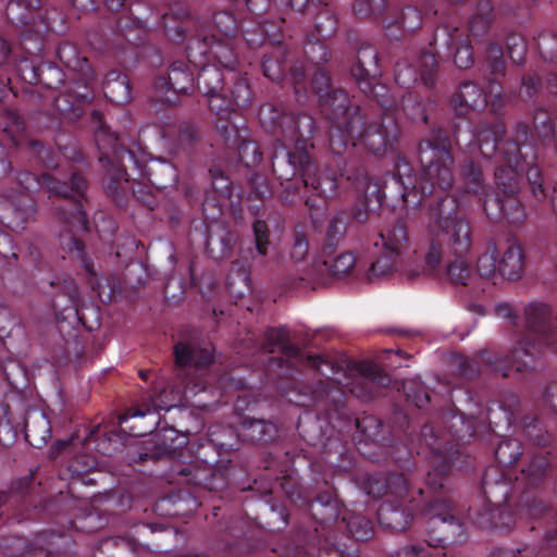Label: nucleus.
Masks as SVG:
<instances>
[{
  "mask_svg": "<svg viewBox=\"0 0 557 557\" xmlns=\"http://www.w3.org/2000/svg\"><path fill=\"white\" fill-rule=\"evenodd\" d=\"M471 247V225L465 216L456 215L454 200L447 199L435 210L432 224H426L422 265L406 269L405 275L410 281L429 276L466 286L472 277L467 260Z\"/></svg>",
  "mask_w": 557,
  "mask_h": 557,
  "instance_id": "nucleus-1",
  "label": "nucleus"
},
{
  "mask_svg": "<svg viewBox=\"0 0 557 557\" xmlns=\"http://www.w3.org/2000/svg\"><path fill=\"white\" fill-rule=\"evenodd\" d=\"M418 156L421 163V176L419 193L417 190L404 191V202L409 206L418 205L424 197H432L429 205L428 224H432L434 212L442 208L447 199H453L456 205V215L462 216L459 212L458 200L449 194L455 184V158L451 151V144L448 136L442 129H432L428 137L420 141Z\"/></svg>",
  "mask_w": 557,
  "mask_h": 557,
  "instance_id": "nucleus-2",
  "label": "nucleus"
},
{
  "mask_svg": "<svg viewBox=\"0 0 557 557\" xmlns=\"http://www.w3.org/2000/svg\"><path fill=\"white\" fill-rule=\"evenodd\" d=\"M524 317L528 331L510 356L493 352L483 357L486 366L504 377L509 375L511 367L519 372L533 369L535 359L545 348L557 350V327L553 325L552 308L546 304L532 302L524 308Z\"/></svg>",
  "mask_w": 557,
  "mask_h": 557,
  "instance_id": "nucleus-3",
  "label": "nucleus"
},
{
  "mask_svg": "<svg viewBox=\"0 0 557 557\" xmlns=\"http://www.w3.org/2000/svg\"><path fill=\"white\" fill-rule=\"evenodd\" d=\"M17 182L25 190L39 186L50 196L62 198L64 203L55 207V216L65 225L67 232L75 234L89 230L84 207V202L87 201L88 183L81 173L72 172L69 181H62L50 173L35 176L29 172H20Z\"/></svg>",
  "mask_w": 557,
  "mask_h": 557,
  "instance_id": "nucleus-4",
  "label": "nucleus"
},
{
  "mask_svg": "<svg viewBox=\"0 0 557 557\" xmlns=\"http://www.w3.org/2000/svg\"><path fill=\"white\" fill-rule=\"evenodd\" d=\"M449 437L441 433L432 424H425L421 430V442L431 450L432 470L426 474V486L432 492L447 491V474L451 469L457 450L453 442H468L474 435L473 423L462 414L449 413Z\"/></svg>",
  "mask_w": 557,
  "mask_h": 557,
  "instance_id": "nucleus-5",
  "label": "nucleus"
},
{
  "mask_svg": "<svg viewBox=\"0 0 557 557\" xmlns=\"http://www.w3.org/2000/svg\"><path fill=\"white\" fill-rule=\"evenodd\" d=\"M380 111L362 113L355 111L347 122V127L357 141L369 151L381 154L393 149L398 141L400 129L397 123V103L394 99L379 100Z\"/></svg>",
  "mask_w": 557,
  "mask_h": 557,
  "instance_id": "nucleus-6",
  "label": "nucleus"
},
{
  "mask_svg": "<svg viewBox=\"0 0 557 557\" xmlns=\"http://www.w3.org/2000/svg\"><path fill=\"white\" fill-rule=\"evenodd\" d=\"M272 171L276 178L289 182L297 173L300 174L302 184L312 188L319 198L327 199L336 195L337 180L332 173H319L312 157H302V161H295V153L285 147L277 148L271 157Z\"/></svg>",
  "mask_w": 557,
  "mask_h": 557,
  "instance_id": "nucleus-7",
  "label": "nucleus"
},
{
  "mask_svg": "<svg viewBox=\"0 0 557 557\" xmlns=\"http://www.w3.org/2000/svg\"><path fill=\"white\" fill-rule=\"evenodd\" d=\"M262 349L269 354L276 350L281 352V356L276 358L278 367H283L284 364L292 368L308 366L326 377L336 373V367L332 361L319 355H307L305 351L290 344L288 330L283 326L269 329L265 332Z\"/></svg>",
  "mask_w": 557,
  "mask_h": 557,
  "instance_id": "nucleus-8",
  "label": "nucleus"
},
{
  "mask_svg": "<svg viewBox=\"0 0 557 557\" xmlns=\"http://www.w3.org/2000/svg\"><path fill=\"white\" fill-rule=\"evenodd\" d=\"M276 144L273 152L285 147L292 153H295V161H302V157H311L310 149L313 148L311 143L317 129L315 120L307 114H282L276 122Z\"/></svg>",
  "mask_w": 557,
  "mask_h": 557,
  "instance_id": "nucleus-9",
  "label": "nucleus"
},
{
  "mask_svg": "<svg viewBox=\"0 0 557 557\" xmlns=\"http://www.w3.org/2000/svg\"><path fill=\"white\" fill-rule=\"evenodd\" d=\"M322 257L323 260L313 261L305 275L298 277L299 283H295L296 286L315 289L325 285L331 276L341 277L350 274L357 264L356 256L351 251Z\"/></svg>",
  "mask_w": 557,
  "mask_h": 557,
  "instance_id": "nucleus-10",
  "label": "nucleus"
},
{
  "mask_svg": "<svg viewBox=\"0 0 557 557\" xmlns=\"http://www.w3.org/2000/svg\"><path fill=\"white\" fill-rule=\"evenodd\" d=\"M58 58L69 70L77 73V81L71 91L81 101L87 102L92 98V86L96 74L86 57H82L77 47L71 42H62L58 47Z\"/></svg>",
  "mask_w": 557,
  "mask_h": 557,
  "instance_id": "nucleus-11",
  "label": "nucleus"
},
{
  "mask_svg": "<svg viewBox=\"0 0 557 557\" xmlns=\"http://www.w3.org/2000/svg\"><path fill=\"white\" fill-rule=\"evenodd\" d=\"M175 375L181 385L187 388L193 380L194 372L206 369L211 364L213 356L207 348L198 347L195 343L180 341L173 347Z\"/></svg>",
  "mask_w": 557,
  "mask_h": 557,
  "instance_id": "nucleus-12",
  "label": "nucleus"
},
{
  "mask_svg": "<svg viewBox=\"0 0 557 557\" xmlns=\"http://www.w3.org/2000/svg\"><path fill=\"white\" fill-rule=\"evenodd\" d=\"M414 497L409 490V499L393 497L384 500L377 509L379 522L386 529L401 532L409 528L412 521Z\"/></svg>",
  "mask_w": 557,
  "mask_h": 557,
  "instance_id": "nucleus-13",
  "label": "nucleus"
},
{
  "mask_svg": "<svg viewBox=\"0 0 557 557\" xmlns=\"http://www.w3.org/2000/svg\"><path fill=\"white\" fill-rule=\"evenodd\" d=\"M91 119L98 124L95 132V141L100 152L99 161L114 164L120 163L125 156H128L131 159L134 158L132 151L120 144L115 133L111 132L104 124L100 111H92Z\"/></svg>",
  "mask_w": 557,
  "mask_h": 557,
  "instance_id": "nucleus-14",
  "label": "nucleus"
},
{
  "mask_svg": "<svg viewBox=\"0 0 557 557\" xmlns=\"http://www.w3.org/2000/svg\"><path fill=\"white\" fill-rule=\"evenodd\" d=\"M351 76L359 85L361 91L366 95H372L377 98L376 91L377 52L371 47L361 48L357 54V61L351 66Z\"/></svg>",
  "mask_w": 557,
  "mask_h": 557,
  "instance_id": "nucleus-15",
  "label": "nucleus"
},
{
  "mask_svg": "<svg viewBox=\"0 0 557 557\" xmlns=\"http://www.w3.org/2000/svg\"><path fill=\"white\" fill-rule=\"evenodd\" d=\"M209 109L219 117L216 128L223 135L225 141L237 144L239 140L238 127L236 124L228 122V117L234 112V103L226 92L225 88L220 92L207 96Z\"/></svg>",
  "mask_w": 557,
  "mask_h": 557,
  "instance_id": "nucleus-16",
  "label": "nucleus"
},
{
  "mask_svg": "<svg viewBox=\"0 0 557 557\" xmlns=\"http://www.w3.org/2000/svg\"><path fill=\"white\" fill-rule=\"evenodd\" d=\"M195 49L198 50L199 54L215 60L225 69H233L237 62L232 46L227 41L216 39L214 36L211 38L205 37L202 40L199 38L191 39L187 46L189 57L193 55Z\"/></svg>",
  "mask_w": 557,
  "mask_h": 557,
  "instance_id": "nucleus-17",
  "label": "nucleus"
},
{
  "mask_svg": "<svg viewBox=\"0 0 557 557\" xmlns=\"http://www.w3.org/2000/svg\"><path fill=\"white\" fill-rule=\"evenodd\" d=\"M360 377L351 384L350 392L358 398L368 400L374 397L376 388L387 381L386 374L373 362L361 361L356 364Z\"/></svg>",
  "mask_w": 557,
  "mask_h": 557,
  "instance_id": "nucleus-18",
  "label": "nucleus"
},
{
  "mask_svg": "<svg viewBox=\"0 0 557 557\" xmlns=\"http://www.w3.org/2000/svg\"><path fill=\"white\" fill-rule=\"evenodd\" d=\"M409 483L403 473H392L387 476L372 475L367 483V492L374 498L384 497L388 500L393 497L409 499Z\"/></svg>",
  "mask_w": 557,
  "mask_h": 557,
  "instance_id": "nucleus-19",
  "label": "nucleus"
},
{
  "mask_svg": "<svg viewBox=\"0 0 557 557\" xmlns=\"http://www.w3.org/2000/svg\"><path fill=\"white\" fill-rule=\"evenodd\" d=\"M154 86L160 91L172 90L177 95H187L195 89L194 73L186 63L175 61L170 65L166 76L156 79Z\"/></svg>",
  "mask_w": 557,
  "mask_h": 557,
  "instance_id": "nucleus-20",
  "label": "nucleus"
},
{
  "mask_svg": "<svg viewBox=\"0 0 557 557\" xmlns=\"http://www.w3.org/2000/svg\"><path fill=\"white\" fill-rule=\"evenodd\" d=\"M110 170L103 180V186L107 194L112 198L116 206L122 207L125 205L128 195L137 196L140 190L136 186L140 185L135 182H129L125 175L126 171L120 163L111 164Z\"/></svg>",
  "mask_w": 557,
  "mask_h": 557,
  "instance_id": "nucleus-21",
  "label": "nucleus"
},
{
  "mask_svg": "<svg viewBox=\"0 0 557 557\" xmlns=\"http://www.w3.org/2000/svg\"><path fill=\"white\" fill-rule=\"evenodd\" d=\"M321 106L326 110L330 122L343 121L347 126L348 120L355 111L362 113L364 110L351 103L348 94L343 89H333L320 100Z\"/></svg>",
  "mask_w": 557,
  "mask_h": 557,
  "instance_id": "nucleus-22",
  "label": "nucleus"
},
{
  "mask_svg": "<svg viewBox=\"0 0 557 557\" xmlns=\"http://www.w3.org/2000/svg\"><path fill=\"white\" fill-rule=\"evenodd\" d=\"M486 103V92L470 81L461 83L451 98V104L458 115H466L470 110L482 108Z\"/></svg>",
  "mask_w": 557,
  "mask_h": 557,
  "instance_id": "nucleus-23",
  "label": "nucleus"
},
{
  "mask_svg": "<svg viewBox=\"0 0 557 557\" xmlns=\"http://www.w3.org/2000/svg\"><path fill=\"white\" fill-rule=\"evenodd\" d=\"M505 164L495 171V184L502 195H513L520 191V174L523 172L521 159L505 156Z\"/></svg>",
  "mask_w": 557,
  "mask_h": 557,
  "instance_id": "nucleus-24",
  "label": "nucleus"
},
{
  "mask_svg": "<svg viewBox=\"0 0 557 557\" xmlns=\"http://www.w3.org/2000/svg\"><path fill=\"white\" fill-rule=\"evenodd\" d=\"M460 191L474 195L478 199L488 196V186L485 183L481 166L471 159L465 160L460 165Z\"/></svg>",
  "mask_w": 557,
  "mask_h": 557,
  "instance_id": "nucleus-25",
  "label": "nucleus"
},
{
  "mask_svg": "<svg viewBox=\"0 0 557 557\" xmlns=\"http://www.w3.org/2000/svg\"><path fill=\"white\" fill-rule=\"evenodd\" d=\"M497 265L498 273L504 278L510 281L520 278L524 269V253L521 245L517 242H509L497 261Z\"/></svg>",
  "mask_w": 557,
  "mask_h": 557,
  "instance_id": "nucleus-26",
  "label": "nucleus"
},
{
  "mask_svg": "<svg viewBox=\"0 0 557 557\" xmlns=\"http://www.w3.org/2000/svg\"><path fill=\"white\" fill-rule=\"evenodd\" d=\"M484 63L486 70L493 76V78L488 79V96L495 97L498 101H500L502 87L497 83V79L499 77L505 76L506 64L504 60L503 49L499 45L491 42L487 46L486 58Z\"/></svg>",
  "mask_w": 557,
  "mask_h": 557,
  "instance_id": "nucleus-27",
  "label": "nucleus"
},
{
  "mask_svg": "<svg viewBox=\"0 0 557 557\" xmlns=\"http://www.w3.org/2000/svg\"><path fill=\"white\" fill-rule=\"evenodd\" d=\"M552 462L548 453H534L530 455L521 470L523 480L531 487H539L549 478Z\"/></svg>",
  "mask_w": 557,
  "mask_h": 557,
  "instance_id": "nucleus-28",
  "label": "nucleus"
},
{
  "mask_svg": "<svg viewBox=\"0 0 557 557\" xmlns=\"http://www.w3.org/2000/svg\"><path fill=\"white\" fill-rule=\"evenodd\" d=\"M276 425L263 419H245L242 423L239 436L247 442L265 444L276 436Z\"/></svg>",
  "mask_w": 557,
  "mask_h": 557,
  "instance_id": "nucleus-29",
  "label": "nucleus"
},
{
  "mask_svg": "<svg viewBox=\"0 0 557 557\" xmlns=\"http://www.w3.org/2000/svg\"><path fill=\"white\" fill-rule=\"evenodd\" d=\"M448 36L447 46L455 48L454 62L459 69H469L474 63L473 50L468 36H463L458 28H444Z\"/></svg>",
  "mask_w": 557,
  "mask_h": 557,
  "instance_id": "nucleus-30",
  "label": "nucleus"
},
{
  "mask_svg": "<svg viewBox=\"0 0 557 557\" xmlns=\"http://www.w3.org/2000/svg\"><path fill=\"white\" fill-rule=\"evenodd\" d=\"M422 515L428 519H440L445 529L443 533H448L447 529H456L461 533V524L453 515L451 505L445 497H437L429 502Z\"/></svg>",
  "mask_w": 557,
  "mask_h": 557,
  "instance_id": "nucleus-31",
  "label": "nucleus"
},
{
  "mask_svg": "<svg viewBox=\"0 0 557 557\" xmlns=\"http://www.w3.org/2000/svg\"><path fill=\"white\" fill-rule=\"evenodd\" d=\"M64 289V297L52 295V306L57 313H67L65 318H78L79 294L73 278H63L61 286Z\"/></svg>",
  "mask_w": 557,
  "mask_h": 557,
  "instance_id": "nucleus-32",
  "label": "nucleus"
},
{
  "mask_svg": "<svg viewBox=\"0 0 557 557\" xmlns=\"http://www.w3.org/2000/svg\"><path fill=\"white\" fill-rule=\"evenodd\" d=\"M349 214L345 211L336 213L329 222L325 242L322 247V256L334 255L336 247L344 240L347 234Z\"/></svg>",
  "mask_w": 557,
  "mask_h": 557,
  "instance_id": "nucleus-33",
  "label": "nucleus"
},
{
  "mask_svg": "<svg viewBox=\"0 0 557 557\" xmlns=\"http://www.w3.org/2000/svg\"><path fill=\"white\" fill-rule=\"evenodd\" d=\"M104 96L116 104L131 100V86L127 76L119 71H110L103 82Z\"/></svg>",
  "mask_w": 557,
  "mask_h": 557,
  "instance_id": "nucleus-34",
  "label": "nucleus"
},
{
  "mask_svg": "<svg viewBox=\"0 0 557 557\" xmlns=\"http://www.w3.org/2000/svg\"><path fill=\"white\" fill-rule=\"evenodd\" d=\"M356 187L363 193L364 203L357 205L352 210L349 219L351 218L357 223L363 224L369 220L370 213L367 209V203L375 198L376 201L381 202V189L376 183H373L370 177L363 175L356 180Z\"/></svg>",
  "mask_w": 557,
  "mask_h": 557,
  "instance_id": "nucleus-35",
  "label": "nucleus"
},
{
  "mask_svg": "<svg viewBox=\"0 0 557 557\" xmlns=\"http://www.w3.org/2000/svg\"><path fill=\"white\" fill-rule=\"evenodd\" d=\"M41 3V0H10L5 11L7 17L15 25L28 26L35 23V13Z\"/></svg>",
  "mask_w": 557,
  "mask_h": 557,
  "instance_id": "nucleus-36",
  "label": "nucleus"
},
{
  "mask_svg": "<svg viewBox=\"0 0 557 557\" xmlns=\"http://www.w3.org/2000/svg\"><path fill=\"white\" fill-rule=\"evenodd\" d=\"M51 434L50 422L44 413H36L25 420V440L34 447L47 444Z\"/></svg>",
  "mask_w": 557,
  "mask_h": 557,
  "instance_id": "nucleus-37",
  "label": "nucleus"
},
{
  "mask_svg": "<svg viewBox=\"0 0 557 557\" xmlns=\"http://www.w3.org/2000/svg\"><path fill=\"white\" fill-rule=\"evenodd\" d=\"M380 238L385 250L400 256L409 242L407 226L401 221H395L385 231L380 233Z\"/></svg>",
  "mask_w": 557,
  "mask_h": 557,
  "instance_id": "nucleus-38",
  "label": "nucleus"
},
{
  "mask_svg": "<svg viewBox=\"0 0 557 557\" xmlns=\"http://www.w3.org/2000/svg\"><path fill=\"white\" fill-rule=\"evenodd\" d=\"M505 135V128L502 124L488 125L484 124L476 133V141L483 157L492 158L496 150L497 144Z\"/></svg>",
  "mask_w": 557,
  "mask_h": 557,
  "instance_id": "nucleus-39",
  "label": "nucleus"
},
{
  "mask_svg": "<svg viewBox=\"0 0 557 557\" xmlns=\"http://www.w3.org/2000/svg\"><path fill=\"white\" fill-rule=\"evenodd\" d=\"M197 88L206 97L223 90L225 87L222 71L214 65L202 66L197 76Z\"/></svg>",
  "mask_w": 557,
  "mask_h": 557,
  "instance_id": "nucleus-40",
  "label": "nucleus"
},
{
  "mask_svg": "<svg viewBox=\"0 0 557 557\" xmlns=\"http://www.w3.org/2000/svg\"><path fill=\"white\" fill-rule=\"evenodd\" d=\"M529 138V127L525 124H518L515 138L512 141H508L505 147V156L508 157H517V159H521L525 161L527 158H533L534 151L533 147L528 144Z\"/></svg>",
  "mask_w": 557,
  "mask_h": 557,
  "instance_id": "nucleus-41",
  "label": "nucleus"
},
{
  "mask_svg": "<svg viewBox=\"0 0 557 557\" xmlns=\"http://www.w3.org/2000/svg\"><path fill=\"white\" fill-rule=\"evenodd\" d=\"M329 140L331 150L339 156L356 145L357 137L350 134L345 122L336 120L331 122Z\"/></svg>",
  "mask_w": 557,
  "mask_h": 557,
  "instance_id": "nucleus-42",
  "label": "nucleus"
},
{
  "mask_svg": "<svg viewBox=\"0 0 557 557\" xmlns=\"http://www.w3.org/2000/svg\"><path fill=\"white\" fill-rule=\"evenodd\" d=\"M312 394L317 404L333 405L335 410H338L344 404L343 389L331 381H319Z\"/></svg>",
  "mask_w": 557,
  "mask_h": 557,
  "instance_id": "nucleus-43",
  "label": "nucleus"
},
{
  "mask_svg": "<svg viewBox=\"0 0 557 557\" xmlns=\"http://www.w3.org/2000/svg\"><path fill=\"white\" fill-rule=\"evenodd\" d=\"M310 512L321 525L335 521L338 518L337 504L330 496H319L311 503Z\"/></svg>",
  "mask_w": 557,
  "mask_h": 557,
  "instance_id": "nucleus-44",
  "label": "nucleus"
},
{
  "mask_svg": "<svg viewBox=\"0 0 557 557\" xmlns=\"http://www.w3.org/2000/svg\"><path fill=\"white\" fill-rule=\"evenodd\" d=\"M99 549L110 557H135L136 543L126 537H110L101 541Z\"/></svg>",
  "mask_w": 557,
  "mask_h": 557,
  "instance_id": "nucleus-45",
  "label": "nucleus"
},
{
  "mask_svg": "<svg viewBox=\"0 0 557 557\" xmlns=\"http://www.w3.org/2000/svg\"><path fill=\"white\" fill-rule=\"evenodd\" d=\"M522 455V446L518 440H502L496 449L495 458L499 465L510 467L513 466Z\"/></svg>",
  "mask_w": 557,
  "mask_h": 557,
  "instance_id": "nucleus-46",
  "label": "nucleus"
},
{
  "mask_svg": "<svg viewBox=\"0 0 557 557\" xmlns=\"http://www.w3.org/2000/svg\"><path fill=\"white\" fill-rule=\"evenodd\" d=\"M285 51L282 47H276L270 54H265L262 59V71L264 76L271 81H278L285 72L284 64Z\"/></svg>",
  "mask_w": 557,
  "mask_h": 557,
  "instance_id": "nucleus-47",
  "label": "nucleus"
},
{
  "mask_svg": "<svg viewBox=\"0 0 557 557\" xmlns=\"http://www.w3.org/2000/svg\"><path fill=\"white\" fill-rule=\"evenodd\" d=\"M398 257V255L384 249L383 255L372 262L368 269L367 278L372 282L392 273Z\"/></svg>",
  "mask_w": 557,
  "mask_h": 557,
  "instance_id": "nucleus-48",
  "label": "nucleus"
},
{
  "mask_svg": "<svg viewBox=\"0 0 557 557\" xmlns=\"http://www.w3.org/2000/svg\"><path fill=\"white\" fill-rule=\"evenodd\" d=\"M418 72L422 84L431 89L435 86L437 75V60L431 52H423L418 60Z\"/></svg>",
  "mask_w": 557,
  "mask_h": 557,
  "instance_id": "nucleus-49",
  "label": "nucleus"
},
{
  "mask_svg": "<svg viewBox=\"0 0 557 557\" xmlns=\"http://www.w3.org/2000/svg\"><path fill=\"white\" fill-rule=\"evenodd\" d=\"M343 520L346 522L350 535L357 541H367L372 536V523L367 517L352 513L348 518L344 517Z\"/></svg>",
  "mask_w": 557,
  "mask_h": 557,
  "instance_id": "nucleus-50",
  "label": "nucleus"
},
{
  "mask_svg": "<svg viewBox=\"0 0 557 557\" xmlns=\"http://www.w3.org/2000/svg\"><path fill=\"white\" fill-rule=\"evenodd\" d=\"M12 210L15 215L14 223L16 227L23 228L24 225L35 216L36 205L34 199L29 196L21 194L16 198V203L12 205Z\"/></svg>",
  "mask_w": 557,
  "mask_h": 557,
  "instance_id": "nucleus-51",
  "label": "nucleus"
},
{
  "mask_svg": "<svg viewBox=\"0 0 557 557\" xmlns=\"http://www.w3.org/2000/svg\"><path fill=\"white\" fill-rule=\"evenodd\" d=\"M518 195L519 194L503 195V220H506L512 224H520L527 218L524 206L522 205Z\"/></svg>",
  "mask_w": 557,
  "mask_h": 557,
  "instance_id": "nucleus-52",
  "label": "nucleus"
},
{
  "mask_svg": "<svg viewBox=\"0 0 557 557\" xmlns=\"http://www.w3.org/2000/svg\"><path fill=\"white\" fill-rule=\"evenodd\" d=\"M522 428L525 436L535 445L546 446L550 443V435L532 416H525L522 420Z\"/></svg>",
  "mask_w": 557,
  "mask_h": 557,
  "instance_id": "nucleus-53",
  "label": "nucleus"
},
{
  "mask_svg": "<svg viewBox=\"0 0 557 557\" xmlns=\"http://www.w3.org/2000/svg\"><path fill=\"white\" fill-rule=\"evenodd\" d=\"M450 367L457 375L466 380H471L480 373V362L462 355H453Z\"/></svg>",
  "mask_w": 557,
  "mask_h": 557,
  "instance_id": "nucleus-54",
  "label": "nucleus"
},
{
  "mask_svg": "<svg viewBox=\"0 0 557 557\" xmlns=\"http://www.w3.org/2000/svg\"><path fill=\"white\" fill-rule=\"evenodd\" d=\"M496 251V245L491 243L487 246V250L478 258L476 271L481 277L490 278L498 272Z\"/></svg>",
  "mask_w": 557,
  "mask_h": 557,
  "instance_id": "nucleus-55",
  "label": "nucleus"
},
{
  "mask_svg": "<svg viewBox=\"0 0 557 557\" xmlns=\"http://www.w3.org/2000/svg\"><path fill=\"white\" fill-rule=\"evenodd\" d=\"M309 252V238L307 232L302 227H296L293 234V243L290 247V258L300 262L305 260Z\"/></svg>",
  "mask_w": 557,
  "mask_h": 557,
  "instance_id": "nucleus-56",
  "label": "nucleus"
},
{
  "mask_svg": "<svg viewBox=\"0 0 557 557\" xmlns=\"http://www.w3.org/2000/svg\"><path fill=\"white\" fill-rule=\"evenodd\" d=\"M394 74L396 83L404 88L411 87L418 81L417 69L406 60L396 62Z\"/></svg>",
  "mask_w": 557,
  "mask_h": 557,
  "instance_id": "nucleus-57",
  "label": "nucleus"
},
{
  "mask_svg": "<svg viewBox=\"0 0 557 557\" xmlns=\"http://www.w3.org/2000/svg\"><path fill=\"white\" fill-rule=\"evenodd\" d=\"M533 124L537 135L542 138L552 137L553 133L557 131L550 114L543 108H537L534 111Z\"/></svg>",
  "mask_w": 557,
  "mask_h": 557,
  "instance_id": "nucleus-58",
  "label": "nucleus"
},
{
  "mask_svg": "<svg viewBox=\"0 0 557 557\" xmlns=\"http://www.w3.org/2000/svg\"><path fill=\"white\" fill-rule=\"evenodd\" d=\"M337 29L335 16L327 10L320 11L315 17V30L319 38L327 39L332 37Z\"/></svg>",
  "mask_w": 557,
  "mask_h": 557,
  "instance_id": "nucleus-59",
  "label": "nucleus"
},
{
  "mask_svg": "<svg viewBox=\"0 0 557 557\" xmlns=\"http://www.w3.org/2000/svg\"><path fill=\"white\" fill-rule=\"evenodd\" d=\"M238 154L247 166H255L262 160V152L256 141L243 140L238 147Z\"/></svg>",
  "mask_w": 557,
  "mask_h": 557,
  "instance_id": "nucleus-60",
  "label": "nucleus"
},
{
  "mask_svg": "<svg viewBox=\"0 0 557 557\" xmlns=\"http://www.w3.org/2000/svg\"><path fill=\"white\" fill-rule=\"evenodd\" d=\"M537 48L542 58L548 62L557 60V34L543 33L539 36Z\"/></svg>",
  "mask_w": 557,
  "mask_h": 557,
  "instance_id": "nucleus-61",
  "label": "nucleus"
},
{
  "mask_svg": "<svg viewBox=\"0 0 557 557\" xmlns=\"http://www.w3.org/2000/svg\"><path fill=\"white\" fill-rule=\"evenodd\" d=\"M305 52L308 59L315 64L326 62L331 58L330 51L319 37L315 39V41L309 40L305 45Z\"/></svg>",
  "mask_w": 557,
  "mask_h": 557,
  "instance_id": "nucleus-62",
  "label": "nucleus"
},
{
  "mask_svg": "<svg viewBox=\"0 0 557 557\" xmlns=\"http://www.w3.org/2000/svg\"><path fill=\"white\" fill-rule=\"evenodd\" d=\"M507 51L513 63H523L527 54V44L524 38L516 34L508 36Z\"/></svg>",
  "mask_w": 557,
  "mask_h": 557,
  "instance_id": "nucleus-63",
  "label": "nucleus"
},
{
  "mask_svg": "<svg viewBox=\"0 0 557 557\" xmlns=\"http://www.w3.org/2000/svg\"><path fill=\"white\" fill-rule=\"evenodd\" d=\"M487 218L492 221H500L504 218L503 195L498 193L497 196L488 198L484 196L479 199Z\"/></svg>",
  "mask_w": 557,
  "mask_h": 557,
  "instance_id": "nucleus-64",
  "label": "nucleus"
}]
</instances>
